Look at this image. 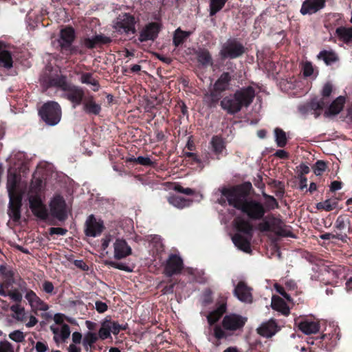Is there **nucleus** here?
Masks as SVG:
<instances>
[{"mask_svg": "<svg viewBox=\"0 0 352 352\" xmlns=\"http://www.w3.org/2000/svg\"><path fill=\"white\" fill-rule=\"evenodd\" d=\"M219 190L221 195L217 201L219 204L224 206L228 202L230 206L240 210L252 220L261 219L264 216L265 210L263 204L248 199L241 186L223 187Z\"/></svg>", "mask_w": 352, "mask_h": 352, "instance_id": "f257e3e1", "label": "nucleus"}, {"mask_svg": "<svg viewBox=\"0 0 352 352\" xmlns=\"http://www.w3.org/2000/svg\"><path fill=\"white\" fill-rule=\"evenodd\" d=\"M255 91L252 87H246L236 90L234 94L225 97L221 101V107L228 113L234 114L243 107H248L253 101Z\"/></svg>", "mask_w": 352, "mask_h": 352, "instance_id": "f03ea898", "label": "nucleus"}, {"mask_svg": "<svg viewBox=\"0 0 352 352\" xmlns=\"http://www.w3.org/2000/svg\"><path fill=\"white\" fill-rule=\"evenodd\" d=\"M234 226L236 233L232 236V240L239 250L245 252H250V241L252 237V226L250 223L241 217H237L234 220Z\"/></svg>", "mask_w": 352, "mask_h": 352, "instance_id": "7ed1b4c3", "label": "nucleus"}, {"mask_svg": "<svg viewBox=\"0 0 352 352\" xmlns=\"http://www.w3.org/2000/svg\"><path fill=\"white\" fill-rule=\"evenodd\" d=\"M50 85L60 88L63 91V97L71 101L74 108L79 105L84 98V91L76 86L67 82L66 78L63 76H57L50 79Z\"/></svg>", "mask_w": 352, "mask_h": 352, "instance_id": "20e7f679", "label": "nucleus"}, {"mask_svg": "<svg viewBox=\"0 0 352 352\" xmlns=\"http://www.w3.org/2000/svg\"><path fill=\"white\" fill-rule=\"evenodd\" d=\"M39 115L46 124L54 126L60 120L61 109L56 102H48L43 104L39 111Z\"/></svg>", "mask_w": 352, "mask_h": 352, "instance_id": "39448f33", "label": "nucleus"}, {"mask_svg": "<svg viewBox=\"0 0 352 352\" xmlns=\"http://www.w3.org/2000/svg\"><path fill=\"white\" fill-rule=\"evenodd\" d=\"M135 19L129 14H120L113 24L116 32L120 34H133L135 32Z\"/></svg>", "mask_w": 352, "mask_h": 352, "instance_id": "423d86ee", "label": "nucleus"}, {"mask_svg": "<svg viewBox=\"0 0 352 352\" xmlns=\"http://www.w3.org/2000/svg\"><path fill=\"white\" fill-rule=\"evenodd\" d=\"M332 91V87L329 83L324 85L322 89V98L320 99L315 98L311 100L308 106L307 112L310 111L315 118H318L322 110L327 104V97L329 96Z\"/></svg>", "mask_w": 352, "mask_h": 352, "instance_id": "0eeeda50", "label": "nucleus"}, {"mask_svg": "<svg viewBox=\"0 0 352 352\" xmlns=\"http://www.w3.org/2000/svg\"><path fill=\"white\" fill-rule=\"evenodd\" d=\"M231 76L228 72L223 73L214 84L213 91L205 96V100L211 98V102H214L219 100V94L230 88Z\"/></svg>", "mask_w": 352, "mask_h": 352, "instance_id": "6e6552de", "label": "nucleus"}, {"mask_svg": "<svg viewBox=\"0 0 352 352\" xmlns=\"http://www.w3.org/2000/svg\"><path fill=\"white\" fill-rule=\"evenodd\" d=\"M244 53L243 46L235 40L227 41L220 52L223 58H235Z\"/></svg>", "mask_w": 352, "mask_h": 352, "instance_id": "1a4fd4ad", "label": "nucleus"}, {"mask_svg": "<svg viewBox=\"0 0 352 352\" xmlns=\"http://www.w3.org/2000/svg\"><path fill=\"white\" fill-rule=\"evenodd\" d=\"M104 229L103 221L96 219L94 215H89L85 222V233L86 236L96 237L99 236Z\"/></svg>", "mask_w": 352, "mask_h": 352, "instance_id": "9d476101", "label": "nucleus"}, {"mask_svg": "<svg viewBox=\"0 0 352 352\" xmlns=\"http://www.w3.org/2000/svg\"><path fill=\"white\" fill-rule=\"evenodd\" d=\"M247 319L239 315L231 314L226 315L222 321L225 330L234 331L241 329L245 324Z\"/></svg>", "mask_w": 352, "mask_h": 352, "instance_id": "9b49d317", "label": "nucleus"}, {"mask_svg": "<svg viewBox=\"0 0 352 352\" xmlns=\"http://www.w3.org/2000/svg\"><path fill=\"white\" fill-rule=\"evenodd\" d=\"M52 214L59 220H63L67 217L65 200L60 195H56L50 203Z\"/></svg>", "mask_w": 352, "mask_h": 352, "instance_id": "f8f14e48", "label": "nucleus"}, {"mask_svg": "<svg viewBox=\"0 0 352 352\" xmlns=\"http://www.w3.org/2000/svg\"><path fill=\"white\" fill-rule=\"evenodd\" d=\"M113 258L121 260L126 258L132 254V249L127 242L120 238H117L113 243Z\"/></svg>", "mask_w": 352, "mask_h": 352, "instance_id": "ddd939ff", "label": "nucleus"}, {"mask_svg": "<svg viewBox=\"0 0 352 352\" xmlns=\"http://www.w3.org/2000/svg\"><path fill=\"white\" fill-rule=\"evenodd\" d=\"M30 208L32 213L41 219H46L48 217V212L45 205L40 197L37 195L30 196L29 197Z\"/></svg>", "mask_w": 352, "mask_h": 352, "instance_id": "4468645a", "label": "nucleus"}, {"mask_svg": "<svg viewBox=\"0 0 352 352\" xmlns=\"http://www.w3.org/2000/svg\"><path fill=\"white\" fill-rule=\"evenodd\" d=\"M14 63L13 55L9 47L0 42V68L9 70L12 68Z\"/></svg>", "mask_w": 352, "mask_h": 352, "instance_id": "2eb2a0df", "label": "nucleus"}, {"mask_svg": "<svg viewBox=\"0 0 352 352\" xmlns=\"http://www.w3.org/2000/svg\"><path fill=\"white\" fill-rule=\"evenodd\" d=\"M183 268V261L179 256L172 254L169 256L165 267L166 274L170 276L178 274Z\"/></svg>", "mask_w": 352, "mask_h": 352, "instance_id": "dca6fc26", "label": "nucleus"}, {"mask_svg": "<svg viewBox=\"0 0 352 352\" xmlns=\"http://www.w3.org/2000/svg\"><path fill=\"white\" fill-rule=\"evenodd\" d=\"M271 231L280 236L294 237L289 226L285 225L280 219L272 216Z\"/></svg>", "mask_w": 352, "mask_h": 352, "instance_id": "f3484780", "label": "nucleus"}, {"mask_svg": "<svg viewBox=\"0 0 352 352\" xmlns=\"http://www.w3.org/2000/svg\"><path fill=\"white\" fill-rule=\"evenodd\" d=\"M32 309L34 311H47L48 306L32 290L27 292L25 296Z\"/></svg>", "mask_w": 352, "mask_h": 352, "instance_id": "a211bd4d", "label": "nucleus"}, {"mask_svg": "<svg viewBox=\"0 0 352 352\" xmlns=\"http://www.w3.org/2000/svg\"><path fill=\"white\" fill-rule=\"evenodd\" d=\"M234 294L241 302H251L252 301L250 288L243 281H240L235 287Z\"/></svg>", "mask_w": 352, "mask_h": 352, "instance_id": "6ab92c4d", "label": "nucleus"}, {"mask_svg": "<svg viewBox=\"0 0 352 352\" xmlns=\"http://www.w3.org/2000/svg\"><path fill=\"white\" fill-rule=\"evenodd\" d=\"M324 0H306L302 5L300 12L302 14H311L324 8Z\"/></svg>", "mask_w": 352, "mask_h": 352, "instance_id": "aec40b11", "label": "nucleus"}, {"mask_svg": "<svg viewBox=\"0 0 352 352\" xmlns=\"http://www.w3.org/2000/svg\"><path fill=\"white\" fill-rule=\"evenodd\" d=\"M19 177L12 173H9L8 175L7 189L8 192L9 199L12 200L13 198L22 197L18 190Z\"/></svg>", "mask_w": 352, "mask_h": 352, "instance_id": "412c9836", "label": "nucleus"}, {"mask_svg": "<svg viewBox=\"0 0 352 352\" xmlns=\"http://www.w3.org/2000/svg\"><path fill=\"white\" fill-rule=\"evenodd\" d=\"M160 27L157 23L148 24L141 32L140 35V41L154 40L158 35Z\"/></svg>", "mask_w": 352, "mask_h": 352, "instance_id": "4be33fe9", "label": "nucleus"}, {"mask_svg": "<svg viewBox=\"0 0 352 352\" xmlns=\"http://www.w3.org/2000/svg\"><path fill=\"white\" fill-rule=\"evenodd\" d=\"M50 330L54 335L56 342H64L70 336V328L68 324L51 325Z\"/></svg>", "mask_w": 352, "mask_h": 352, "instance_id": "5701e85b", "label": "nucleus"}, {"mask_svg": "<svg viewBox=\"0 0 352 352\" xmlns=\"http://www.w3.org/2000/svg\"><path fill=\"white\" fill-rule=\"evenodd\" d=\"M278 331V325L273 319L269 320L266 322H263L259 328L258 332L264 337H272Z\"/></svg>", "mask_w": 352, "mask_h": 352, "instance_id": "b1692460", "label": "nucleus"}, {"mask_svg": "<svg viewBox=\"0 0 352 352\" xmlns=\"http://www.w3.org/2000/svg\"><path fill=\"white\" fill-rule=\"evenodd\" d=\"M83 111L88 114L98 115L101 111V107L97 104L93 96L85 98L82 102Z\"/></svg>", "mask_w": 352, "mask_h": 352, "instance_id": "393cba45", "label": "nucleus"}, {"mask_svg": "<svg viewBox=\"0 0 352 352\" xmlns=\"http://www.w3.org/2000/svg\"><path fill=\"white\" fill-rule=\"evenodd\" d=\"M21 200L22 197H18L9 201V215L14 221H18L21 217Z\"/></svg>", "mask_w": 352, "mask_h": 352, "instance_id": "a878e982", "label": "nucleus"}, {"mask_svg": "<svg viewBox=\"0 0 352 352\" xmlns=\"http://www.w3.org/2000/svg\"><path fill=\"white\" fill-rule=\"evenodd\" d=\"M298 328L305 334L309 335L318 332L320 326L318 322L306 320L298 323Z\"/></svg>", "mask_w": 352, "mask_h": 352, "instance_id": "bb28decb", "label": "nucleus"}, {"mask_svg": "<svg viewBox=\"0 0 352 352\" xmlns=\"http://www.w3.org/2000/svg\"><path fill=\"white\" fill-rule=\"evenodd\" d=\"M345 102V98L343 96L338 97L329 106L324 114L327 116L338 114L343 109Z\"/></svg>", "mask_w": 352, "mask_h": 352, "instance_id": "cd10ccee", "label": "nucleus"}, {"mask_svg": "<svg viewBox=\"0 0 352 352\" xmlns=\"http://www.w3.org/2000/svg\"><path fill=\"white\" fill-rule=\"evenodd\" d=\"M271 306L273 309L287 316L289 314V308L285 302L279 296H273L272 298Z\"/></svg>", "mask_w": 352, "mask_h": 352, "instance_id": "c85d7f7f", "label": "nucleus"}, {"mask_svg": "<svg viewBox=\"0 0 352 352\" xmlns=\"http://www.w3.org/2000/svg\"><path fill=\"white\" fill-rule=\"evenodd\" d=\"M210 144L212 152L217 156V158L226 151L225 142L223 139L219 136L212 137Z\"/></svg>", "mask_w": 352, "mask_h": 352, "instance_id": "c756f323", "label": "nucleus"}, {"mask_svg": "<svg viewBox=\"0 0 352 352\" xmlns=\"http://www.w3.org/2000/svg\"><path fill=\"white\" fill-rule=\"evenodd\" d=\"M74 38V31L71 28H67L60 31L59 39L60 45L62 47L70 45Z\"/></svg>", "mask_w": 352, "mask_h": 352, "instance_id": "7c9ffc66", "label": "nucleus"}, {"mask_svg": "<svg viewBox=\"0 0 352 352\" xmlns=\"http://www.w3.org/2000/svg\"><path fill=\"white\" fill-rule=\"evenodd\" d=\"M226 303L225 302H221L217 308L210 313L207 316L208 321L210 324H212L215 323L220 317L226 312Z\"/></svg>", "mask_w": 352, "mask_h": 352, "instance_id": "2f4dec72", "label": "nucleus"}, {"mask_svg": "<svg viewBox=\"0 0 352 352\" xmlns=\"http://www.w3.org/2000/svg\"><path fill=\"white\" fill-rule=\"evenodd\" d=\"M337 37L342 41L348 43L352 42V28L339 27L336 30Z\"/></svg>", "mask_w": 352, "mask_h": 352, "instance_id": "473e14b6", "label": "nucleus"}, {"mask_svg": "<svg viewBox=\"0 0 352 352\" xmlns=\"http://www.w3.org/2000/svg\"><path fill=\"white\" fill-rule=\"evenodd\" d=\"M12 312V317L17 321L24 322L27 318V314L23 307L19 304L13 305L10 307Z\"/></svg>", "mask_w": 352, "mask_h": 352, "instance_id": "72a5a7b5", "label": "nucleus"}, {"mask_svg": "<svg viewBox=\"0 0 352 352\" xmlns=\"http://www.w3.org/2000/svg\"><path fill=\"white\" fill-rule=\"evenodd\" d=\"M170 204L179 209L189 206L192 200L183 198L180 196H172L168 199Z\"/></svg>", "mask_w": 352, "mask_h": 352, "instance_id": "f704fd0d", "label": "nucleus"}, {"mask_svg": "<svg viewBox=\"0 0 352 352\" xmlns=\"http://www.w3.org/2000/svg\"><path fill=\"white\" fill-rule=\"evenodd\" d=\"M98 336L96 333L88 331L87 332L82 340V344L85 349L88 351H89L93 344L98 340Z\"/></svg>", "mask_w": 352, "mask_h": 352, "instance_id": "c9c22d12", "label": "nucleus"}, {"mask_svg": "<svg viewBox=\"0 0 352 352\" xmlns=\"http://www.w3.org/2000/svg\"><path fill=\"white\" fill-rule=\"evenodd\" d=\"M80 81L83 84L91 85L94 91H97L99 89L98 82L93 77L92 74L90 73L82 74L80 78Z\"/></svg>", "mask_w": 352, "mask_h": 352, "instance_id": "e433bc0d", "label": "nucleus"}, {"mask_svg": "<svg viewBox=\"0 0 352 352\" xmlns=\"http://www.w3.org/2000/svg\"><path fill=\"white\" fill-rule=\"evenodd\" d=\"M191 34V32L182 31L180 28H177L174 33L173 44L177 47L182 44Z\"/></svg>", "mask_w": 352, "mask_h": 352, "instance_id": "4c0bfd02", "label": "nucleus"}, {"mask_svg": "<svg viewBox=\"0 0 352 352\" xmlns=\"http://www.w3.org/2000/svg\"><path fill=\"white\" fill-rule=\"evenodd\" d=\"M197 59L204 66L211 65L212 64V57L208 51L200 50L197 52Z\"/></svg>", "mask_w": 352, "mask_h": 352, "instance_id": "58836bf2", "label": "nucleus"}, {"mask_svg": "<svg viewBox=\"0 0 352 352\" xmlns=\"http://www.w3.org/2000/svg\"><path fill=\"white\" fill-rule=\"evenodd\" d=\"M338 206V201L336 199H327L316 204V208L325 211H331Z\"/></svg>", "mask_w": 352, "mask_h": 352, "instance_id": "ea45409f", "label": "nucleus"}, {"mask_svg": "<svg viewBox=\"0 0 352 352\" xmlns=\"http://www.w3.org/2000/svg\"><path fill=\"white\" fill-rule=\"evenodd\" d=\"M275 141L279 147H283L287 144L286 133L280 129L276 128L274 130Z\"/></svg>", "mask_w": 352, "mask_h": 352, "instance_id": "a19ab883", "label": "nucleus"}, {"mask_svg": "<svg viewBox=\"0 0 352 352\" xmlns=\"http://www.w3.org/2000/svg\"><path fill=\"white\" fill-rule=\"evenodd\" d=\"M226 1L227 0H210V14L213 16L220 11Z\"/></svg>", "mask_w": 352, "mask_h": 352, "instance_id": "79ce46f5", "label": "nucleus"}, {"mask_svg": "<svg viewBox=\"0 0 352 352\" xmlns=\"http://www.w3.org/2000/svg\"><path fill=\"white\" fill-rule=\"evenodd\" d=\"M104 263L105 265L115 269H118L127 272H132L131 267L124 263H118L114 261L106 260L104 261Z\"/></svg>", "mask_w": 352, "mask_h": 352, "instance_id": "37998d69", "label": "nucleus"}, {"mask_svg": "<svg viewBox=\"0 0 352 352\" xmlns=\"http://www.w3.org/2000/svg\"><path fill=\"white\" fill-rule=\"evenodd\" d=\"M318 56L319 58L322 59L327 65H330L338 60L337 55L332 52H321Z\"/></svg>", "mask_w": 352, "mask_h": 352, "instance_id": "c03bdc74", "label": "nucleus"}, {"mask_svg": "<svg viewBox=\"0 0 352 352\" xmlns=\"http://www.w3.org/2000/svg\"><path fill=\"white\" fill-rule=\"evenodd\" d=\"M150 248L155 250L156 252H159L163 250V244L160 236L155 235L151 238L149 240Z\"/></svg>", "mask_w": 352, "mask_h": 352, "instance_id": "a18cd8bd", "label": "nucleus"}, {"mask_svg": "<svg viewBox=\"0 0 352 352\" xmlns=\"http://www.w3.org/2000/svg\"><path fill=\"white\" fill-rule=\"evenodd\" d=\"M109 323H107V320H104L101 324V327L98 331V336L101 340H105L108 338L111 337V331L109 329Z\"/></svg>", "mask_w": 352, "mask_h": 352, "instance_id": "49530a36", "label": "nucleus"}, {"mask_svg": "<svg viewBox=\"0 0 352 352\" xmlns=\"http://www.w3.org/2000/svg\"><path fill=\"white\" fill-rule=\"evenodd\" d=\"M9 338L16 342H22L25 340V334L20 330H14L9 333Z\"/></svg>", "mask_w": 352, "mask_h": 352, "instance_id": "de8ad7c7", "label": "nucleus"}, {"mask_svg": "<svg viewBox=\"0 0 352 352\" xmlns=\"http://www.w3.org/2000/svg\"><path fill=\"white\" fill-rule=\"evenodd\" d=\"M271 225L272 216L263 219V221L258 225V229L261 232L271 231Z\"/></svg>", "mask_w": 352, "mask_h": 352, "instance_id": "09e8293b", "label": "nucleus"}, {"mask_svg": "<svg viewBox=\"0 0 352 352\" xmlns=\"http://www.w3.org/2000/svg\"><path fill=\"white\" fill-rule=\"evenodd\" d=\"M107 323H109L111 333H112L114 335L118 334L120 330L125 329L124 327L119 324L116 322L112 321L111 320H107Z\"/></svg>", "mask_w": 352, "mask_h": 352, "instance_id": "8fccbe9b", "label": "nucleus"}, {"mask_svg": "<svg viewBox=\"0 0 352 352\" xmlns=\"http://www.w3.org/2000/svg\"><path fill=\"white\" fill-rule=\"evenodd\" d=\"M128 161L134 162L144 166H149L152 164V162L148 157L143 156H139L138 157H131L129 158Z\"/></svg>", "mask_w": 352, "mask_h": 352, "instance_id": "3c124183", "label": "nucleus"}, {"mask_svg": "<svg viewBox=\"0 0 352 352\" xmlns=\"http://www.w3.org/2000/svg\"><path fill=\"white\" fill-rule=\"evenodd\" d=\"M326 164L324 162L319 160L318 161L314 167V172L316 175H320L326 169Z\"/></svg>", "mask_w": 352, "mask_h": 352, "instance_id": "603ef678", "label": "nucleus"}, {"mask_svg": "<svg viewBox=\"0 0 352 352\" xmlns=\"http://www.w3.org/2000/svg\"><path fill=\"white\" fill-rule=\"evenodd\" d=\"M303 74L305 76H311L314 74V67L310 62H305L302 64V66Z\"/></svg>", "mask_w": 352, "mask_h": 352, "instance_id": "864d4df0", "label": "nucleus"}, {"mask_svg": "<svg viewBox=\"0 0 352 352\" xmlns=\"http://www.w3.org/2000/svg\"><path fill=\"white\" fill-rule=\"evenodd\" d=\"M34 349L36 352H47L49 347L46 342L38 341L34 345Z\"/></svg>", "mask_w": 352, "mask_h": 352, "instance_id": "5fc2aeb1", "label": "nucleus"}, {"mask_svg": "<svg viewBox=\"0 0 352 352\" xmlns=\"http://www.w3.org/2000/svg\"><path fill=\"white\" fill-rule=\"evenodd\" d=\"M83 45L88 48H93L97 46L96 35L91 38H85L83 40Z\"/></svg>", "mask_w": 352, "mask_h": 352, "instance_id": "6e6d98bb", "label": "nucleus"}, {"mask_svg": "<svg viewBox=\"0 0 352 352\" xmlns=\"http://www.w3.org/2000/svg\"><path fill=\"white\" fill-rule=\"evenodd\" d=\"M0 352H14V349L12 344L8 341L1 342Z\"/></svg>", "mask_w": 352, "mask_h": 352, "instance_id": "4d7b16f0", "label": "nucleus"}, {"mask_svg": "<svg viewBox=\"0 0 352 352\" xmlns=\"http://www.w3.org/2000/svg\"><path fill=\"white\" fill-rule=\"evenodd\" d=\"M264 196L267 199L266 206L268 209H274L278 206V204L275 198L266 195H264Z\"/></svg>", "mask_w": 352, "mask_h": 352, "instance_id": "13d9d810", "label": "nucleus"}, {"mask_svg": "<svg viewBox=\"0 0 352 352\" xmlns=\"http://www.w3.org/2000/svg\"><path fill=\"white\" fill-rule=\"evenodd\" d=\"M214 335L217 339L225 338L226 334L224 330L219 326H215L214 328Z\"/></svg>", "mask_w": 352, "mask_h": 352, "instance_id": "bf43d9fd", "label": "nucleus"}, {"mask_svg": "<svg viewBox=\"0 0 352 352\" xmlns=\"http://www.w3.org/2000/svg\"><path fill=\"white\" fill-rule=\"evenodd\" d=\"M54 289L52 283L46 280L43 283V289L47 294H52Z\"/></svg>", "mask_w": 352, "mask_h": 352, "instance_id": "052dcab7", "label": "nucleus"}, {"mask_svg": "<svg viewBox=\"0 0 352 352\" xmlns=\"http://www.w3.org/2000/svg\"><path fill=\"white\" fill-rule=\"evenodd\" d=\"M274 288L278 293H279L281 296H283L285 298H286L288 301L291 300V297L288 295L284 290V288L280 286L278 284L274 285Z\"/></svg>", "mask_w": 352, "mask_h": 352, "instance_id": "680f3d73", "label": "nucleus"}, {"mask_svg": "<svg viewBox=\"0 0 352 352\" xmlns=\"http://www.w3.org/2000/svg\"><path fill=\"white\" fill-rule=\"evenodd\" d=\"M67 230L62 228H51L50 230V234H57L63 236L66 234Z\"/></svg>", "mask_w": 352, "mask_h": 352, "instance_id": "e2e57ef3", "label": "nucleus"}, {"mask_svg": "<svg viewBox=\"0 0 352 352\" xmlns=\"http://www.w3.org/2000/svg\"><path fill=\"white\" fill-rule=\"evenodd\" d=\"M96 309L99 313H104L107 309V305L106 303L102 302L101 301H96Z\"/></svg>", "mask_w": 352, "mask_h": 352, "instance_id": "0e129e2a", "label": "nucleus"}, {"mask_svg": "<svg viewBox=\"0 0 352 352\" xmlns=\"http://www.w3.org/2000/svg\"><path fill=\"white\" fill-rule=\"evenodd\" d=\"M11 300L15 302H20L22 300L21 294L18 292H12L8 294Z\"/></svg>", "mask_w": 352, "mask_h": 352, "instance_id": "69168bd1", "label": "nucleus"}, {"mask_svg": "<svg viewBox=\"0 0 352 352\" xmlns=\"http://www.w3.org/2000/svg\"><path fill=\"white\" fill-rule=\"evenodd\" d=\"M97 45L107 44L111 42V38L103 35H96Z\"/></svg>", "mask_w": 352, "mask_h": 352, "instance_id": "338daca9", "label": "nucleus"}, {"mask_svg": "<svg viewBox=\"0 0 352 352\" xmlns=\"http://www.w3.org/2000/svg\"><path fill=\"white\" fill-rule=\"evenodd\" d=\"M175 190L179 192L186 194V195H191L193 193V190L189 188H183L181 186H175Z\"/></svg>", "mask_w": 352, "mask_h": 352, "instance_id": "774afa93", "label": "nucleus"}]
</instances>
